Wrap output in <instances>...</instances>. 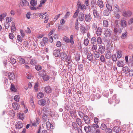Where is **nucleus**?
Segmentation results:
<instances>
[{"label": "nucleus", "instance_id": "20e7f679", "mask_svg": "<svg viewBox=\"0 0 133 133\" xmlns=\"http://www.w3.org/2000/svg\"><path fill=\"white\" fill-rule=\"evenodd\" d=\"M112 32L110 29L108 28H106L105 30L104 31V35L106 37H110L111 35Z\"/></svg>", "mask_w": 133, "mask_h": 133}, {"label": "nucleus", "instance_id": "052dcab7", "mask_svg": "<svg viewBox=\"0 0 133 133\" xmlns=\"http://www.w3.org/2000/svg\"><path fill=\"white\" fill-rule=\"evenodd\" d=\"M89 41L88 39V38H87L84 39V43L85 45L87 46V45H88V44L89 43Z\"/></svg>", "mask_w": 133, "mask_h": 133}, {"label": "nucleus", "instance_id": "6e6d98bb", "mask_svg": "<svg viewBox=\"0 0 133 133\" xmlns=\"http://www.w3.org/2000/svg\"><path fill=\"white\" fill-rule=\"evenodd\" d=\"M92 28L95 30L97 29L98 28L97 24L94 23H93L92 25Z\"/></svg>", "mask_w": 133, "mask_h": 133}, {"label": "nucleus", "instance_id": "bb28decb", "mask_svg": "<svg viewBox=\"0 0 133 133\" xmlns=\"http://www.w3.org/2000/svg\"><path fill=\"white\" fill-rule=\"evenodd\" d=\"M14 109L15 110H17L19 109V106L17 104H15L14 103H13L12 104Z\"/></svg>", "mask_w": 133, "mask_h": 133}, {"label": "nucleus", "instance_id": "a211bd4d", "mask_svg": "<svg viewBox=\"0 0 133 133\" xmlns=\"http://www.w3.org/2000/svg\"><path fill=\"white\" fill-rule=\"evenodd\" d=\"M84 121L87 124H88L90 123L89 118L87 115H85L83 118Z\"/></svg>", "mask_w": 133, "mask_h": 133}, {"label": "nucleus", "instance_id": "603ef678", "mask_svg": "<svg viewBox=\"0 0 133 133\" xmlns=\"http://www.w3.org/2000/svg\"><path fill=\"white\" fill-rule=\"evenodd\" d=\"M100 60L101 62H104L105 61V59L104 56L103 55H101L100 57Z\"/></svg>", "mask_w": 133, "mask_h": 133}, {"label": "nucleus", "instance_id": "5701e85b", "mask_svg": "<svg viewBox=\"0 0 133 133\" xmlns=\"http://www.w3.org/2000/svg\"><path fill=\"white\" fill-rule=\"evenodd\" d=\"M113 130L114 131L116 132H119L121 130V129L120 128L117 126H115L113 128Z\"/></svg>", "mask_w": 133, "mask_h": 133}, {"label": "nucleus", "instance_id": "bf43d9fd", "mask_svg": "<svg viewBox=\"0 0 133 133\" xmlns=\"http://www.w3.org/2000/svg\"><path fill=\"white\" fill-rule=\"evenodd\" d=\"M78 68L79 70L81 71L83 70V66L82 64H79L78 65Z\"/></svg>", "mask_w": 133, "mask_h": 133}, {"label": "nucleus", "instance_id": "6e6552de", "mask_svg": "<svg viewBox=\"0 0 133 133\" xmlns=\"http://www.w3.org/2000/svg\"><path fill=\"white\" fill-rule=\"evenodd\" d=\"M44 91L47 93H50L52 92V89L50 86H47L44 88Z\"/></svg>", "mask_w": 133, "mask_h": 133}, {"label": "nucleus", "instance_id": "412c9836", "mask_svg": "<svg viewBox=\"0 0 133 133\" xmlns=\"http://www.w3.org/2000/svg\"><path fill=\"white\" fill-rule=\"evenodd\" d=\"M84 129L86 132H89L91 131V127H90L89 125L85 126L84 127Z\"/></svg>", "mask_w": 133, "mask_h": 133}, {"label": "nucleus", "instance_id": "de8ad7c7", "mask_svg": "<svg viewBox=\"0 0 133 133\" xmlns=\"http://www.w3.org/2000/svg\"><path fill=\"white\" fill-rule=\"evenodd\" d=\"M6 22L9 23L12 20V18L11 17H7L6 18Z\"/></svg>", "mask_w": 133, "mask_h": 133}, {"label": "nucleus", "instance_id": "39448f33", "mask_svg": "<svg viewBox=\"0 0 133 133\" xmlns=\"http://www.w3.org/2000/svg\"><path fill=\"white\" fill-rule=\"evenodd\" d=\"M105 48L104 46L100 45L98 49V52L101 54H103L105 51Z\"/></svg>", "mask_w": 133, "mask_h": 133}, {"label": "nucleus", "instance_id": "5fc2aeb1", "mask_svg": "<svg viewBox=\"0 0 133 133\" xmlns=\"http://www.w3.org/2000/svg\"><path fill=\"white\" fill-rule=\"evenodd\" d=\"M76 124L78 125H81L82 124V122L81 119L79 118H77L76 120Z\"/></svg>", "mask_w": 133, "mask_h": 133}, {"label": "nucleus", "instance_id": "e2e57ef3", "mask_svg": "<svg viewBox=\"0 0 133 133\" xmlns=\"http://www.w3.org/2000/svg\"><path fill=\"white\" fill-rule=\"evenodd\" d=\"M63 40L65 42L67 43L70 42L69 39L66 37H64L63 38Z\"/></svg>", "mask_w": 133, "mask_h": 133}, {"label": "nucleus", "instance_id": "4d7b16f0", "mask_svg": "<svg viewBox=\"0 0 133 133\" xmlns=\"http://www.w3.org/2000/svg\"><path fill=\"white\" fill-rule=\"evenodd\" d=\"M36 61L34 59H31L30 62V64L32 65H35L36 64Z\"/></svg>", "mask_w": 133, "mask_h": 133}, {"label": "nucleus", "instance_id": "09e8293b", "mask_svg": "<svg viewBox=\"0 0 133 133\" xmlns=\"http://www.w3.org/2000/svg\"><path fill=\"white\" fill-rule=\"evenodd\" d=\"M73 35H71L69 39V41L71 43V44L72 45L74 43V40H73Z\"/></svg>", "mask_w": 133, "mask_h": 133}, {"label": "nucleus", "instance_id": "2eb2a0df", "mask_svg": "<svg viewBox=\"0 0 133 133\" xmlns=\"http://www.w3.org/2000/svg\"><path fill=\"white\" fill-rule=\"evenodd\" d=\"M8 77L10 80H13L15 78V76L13 73L9 72L8 74Z\"/></svg>", "mask_w": 133, "mask_h": 133}, {"label": "nucleus", "instance_id": "e433bc0d", "mask_svg": "<svg viewBox=\"0 0 133 133\" xmlns=\"http://www.w3.org/2000/svg\"><path fill=\"white\" fill-rule=\"evenodd\" d=\"M44 80V81H47L50 78L49 76L47 75H44L42 77Z\"/></svg>", "mask_w": 133, "mask_h": 133}, {"label": "nucleus", "instance_id": "c9c22d12", "mask_svg": "<svg viewBox=\"0 0 133 133\" xmlns=\"http://www.w3.org/2000/svg\"><path fill=\"white\" fill-rule=\"evenodd\" d=\"M80 31L83 34H84L85 32V29L84 25H81L80 28Z\"/></svg>", "mask_w": 133, "mask_h": 133}, {"label": "nucleus", "instance_id": "a18cd8bd", "mask_svg": "<svg viewBox=\"0 0 133 133\" xmlns=\"http://www.w3.org/2000/svg\"><path fill=\"white\" fill-rule=\"evenodd\" d=\"M97 44H101L102 43V40L101 38L100 37H98L97 39Z\"/></svg>", "mask_w": 133, "mask_h": 133}, {"label": "nucleus", "instance_id": "7ed1b4c3", "mask_svg": "<svg viewBox=\"0 0 133 133\" xmlns=\"http://www.w3.org/2000/svg\"><path fill=\"white\" fill-rule=\"evenodd\" d=\"M105 57L106 59H110L111 57V50L110 48H107V51L105 52Z\"/></svg>", "mask_w": 133, "mask_h": 133}, {"label": "nucleus", "instance_id": "338daca9", "mask_svg": "<svg viewBox=\"0 0 133 133\" xmlns=\"http://www.w3.org/2000/svg\"><path fill=\"white\" fill-rule=\"evenodd\" d=\"M103 95L104 96L107 97L109 96V94L107 91H104L103 92Z\"/></svg>", "mask_w": 133, "mask_h": 133}, {"label": "nucleus", "instance_id": "1a4fd4ad", "mask_svg": "<svg viewBox=\"0 0 133 133\" xmlns=\"http://www.w3.org/2000/svg\"><path fill=\"white\" fill-rule=\"evenodd\" d=\"M46 103V101L44 99H41L38 101V104L42 106H44Z\"/></svg>", "mask_w": 133, "mask_h": 133}, {"label": "nucleus", "instance_id": "0e129e2a", "mask_svg": "<svg viewBox=\"0 0 133 133\" xmlns=\"http://www.w3.org/2000/svg\"><path fill=\"white\" fill-rule=\"evenodd\" d=\"M96 39L95 37H92L91 40L92 44H95L96 42Z\"/></svg>", "mask_w": 133, "mask_h": 133}, {"label": "nucleus", "instance_id": "c85d7f7f", "mask_svg": "<svg viewBox=\"0 0 133 133\" xmlns=\"http://www.w3.org/2000/svg\"><path fill=\"white\" fill-rule=\"evenodd\" d=\"M106 6L109 11H112V6L111 4L108 3L107 4Z\"/></svg>", "mask_w": 133, "mask_h": 133}, {"label": "nucleus", "instance_id": "4be33fe9", "mask_svg": "<svg viewBox=\"0 0 133 133\" xmlns=\"http://www.w3.org/2000/svg\"><path fill=\"white\" fill-rule=\"evenodd\" d=\"M12 25L11 26V31L12 32H14L16 31V29L15 27V24L13 22H12Z\"/></svg>", "mask_w": 133, "mask_h": 133}, {"label": "nucleus", "instance_id": "f03ea898", "mask_svg": "<svg viewBox=\"0 0 133 133\" xmlns=\"http://www.w3.org/2000/svg\"><path fill=\"white\" fill-rule=\"evenodd\" d=\"M60 56L62 60L66 61H68L69 59H70L69 56H67V53L66 52H62Z\"/></svg>", "mask_w": 133, "mask_h": 133}, {"label": "nucleus", "instance_id": "f704fd0d", "mask_svg": "<svg viewBox=\"0 0 133 133\" xmlns=\"http://www.w3.org/2000/svg\"><path fill=\"white\" fill-rule=\"evenodd\" d=\"M17 116L19 119L23 120L24 117V114L23 113L18 114Z\"/></svg>", "mask_w": 133, "mask_h": 133}, {"label": "nucleus", "instance_id": "f257e3e1", "mask_svg": "<svg viewBox=\"0 0 133 133\" xmlns=\"http://www.w3.org/2000/svg\"><path fill=\"white\" fill-rule=\"evenodd\" d=\"M47 13L48 12H45L44 13H38V15L41 19H45L44 22L45 23H48L49 19V15Z\"/></svg>", "mask_w": 133, "mask_h": 133}, {"label": "nucleus", "instance_id": "9d476101", "mask_svg": "<svg viewBox=\"0 0 133 133\" xmlns=\"http://www.w3.org/2000/svg\"><path fill=\"white\" fill-rule=\"evenodd\" d=\"M120 23V25L122 27L124 28L126 26L127 23L125 20L121 19Z\"/></svg>", "mask_w": 133, "mask_h": 133}, {"label": "nucleus", "instance_id": "473e14b6", "mask_svg": "<svg viewBox=\"0 0 133 133\" xmlns=\"http://www.w3.org/2000/svg\"><path fill=\"white\" fill-rule=\"evenodd\" d=\"M10 90L16 92L17 91V89L15 88V85L13 84H11Z\"/></svg>", "mask_w": 133, "mask_h": 133}, {"label": "nucleus", "instance_id": "9b49d317", "mask_svg": "<svg viewBox=\"0 0 133 133\" xmlns=\"http://www.w3.org/2000/svg\"><path fill=\"white\" fill-rule=\"evenodd\" d=\"M102 29L100 27H98L96 31V34L97 36H100L102 34Z\"/></svg>", "mask_w": 133, "mask_h": 133}, {"label": "nucleus", "instance_id": "864d4df0", "mask_svg": "<svg viewBox=\"0 0 133 133\" xmlns=\"http://www.w3.org/2000/svg\"><path fill=\"white\" fill-rule=\"evenodd\" d=\"M78 114L79 115L80 117L81 118H84V117L85 116L84 115V114L81 111H79L78 112Z\"/></svg>", "mask_w": 133, "mask_h": 133}, {"label": "nucleus", "instance_id": "a878e982", "mask_svg": "<svg viewBox=\"0 0 133 133\" xmlns=\"http://www.w3.org/2000/svg\"><path fill=\"white\" fill-rule=\"evenodd\" d=\"M79 19L80 21H82L84 19V14L82 13H80L79 14Z\"/></svg>", "mask_w": 133, "mask_h": 133}, {"label": "nucleus", "instance_id": "f8f14e48", "mask_svg": "<svg viewBox=\"0 0 133 133\" xmlns=\"http://www.w3.org/2000/svg\"><path fill=\"white\" fill-rule=\"evenodd\" d=\"M91 17L89 14H87L85 15V21L88 22H89L91 21Z\"/></svg>", "mask_w": 133, "mask_h": 133}, {"label": "nucleus", "instance_id": "4468645a", "mask_svg": "<svg viewBox=\"0 0 133 133\" xmlns=\"http://www.w3.org/2000/svg\"><path fill=\"white\" fill-rule=\"evenodd\" d=\"M99 52L97 51H96L93 52V56L95 59L98 58L99 57Z\"/></svg>", "mask_w": 133, "mask_h": 133}, {"label": "nucleus", "instance_id": "dca6fc26", "mask_svg": "<svg viewBox=\"0 0 133 133\" xmlns=\"http://www.w3.org/2000/svg\"><path fill=\"white\" fill-rule=\"evenodd\" d=\"M113 6V10H114V12H119V7L117 4L114 5Z\"/></svg>", "mask_w": 133, "mask_h": 133}, {"label": "nucleus", "instance_id": "a19ab883", "mask_svg": "<svg viewBox=\"0 0 133 133\" xmlns=\"http://www.w3.org/2000/svg\"><path fill=\"white\" fill-rule=\"evenodd\" d=\"M43 114H46V115H48L49 114V111L48 109L47 108H44L43 111Z\"/></svg>", "mask_w": 133, "mask_h": 133}, {"label": "nucleus", "instance_id": "2f4dec72", "mask_svg": "<svg viewBox=\"0 0 133 133\" xmlns=\"http://www.w3.org/2000/svg\"><path fill=\"white\" fill-rule=\"evenodd\" d=\"M30 3L32 6H35L37 4V0H31Z\"/></svg>", "mask_w": 133, "mask_h": 133}, {"label": "nucleus", "instance_id": "37998d69", "mask_svg": "<svg viewBox=\"0 0 133 133\" xmlns=\"http://www.w3.org/2000/svg\"><path fill=\"white\" fill-rule=\"evenodd\" d=\"M48 115H46V114H43L42 116V117L44 122H45L47 121L48 118L47 116Z\"/></svg>", "mask_w": 133, "mask_h": 133}, {"label": "nucleus", "instance_id": "c03bdc74", "mask_svg": "<svg viewBox=\"0 0 133 133\" xmlns=\"http://www.w3.org/2000/svg\"><path fill=\"white\" fill-rule=\"evenodd\" d=\"M10 62L12 64H14L16 63V59L13 58H11L10 59Z\"/></svg>", "mask_w": 133, "mask_h": 133}, {"label": "nucleus", "instance_id": "69168bd1", "mask_svg": "<svg viewBox=\"0 0 133 133\" xmlns=\"http://www.w3.org/2000/svg\"><path fill=\"white\" fill-rule=\"evenodd\" d=\"M112 59L114 61H116L117 60V58L116 55H113L112 56Z\"/></svg>", "mask_w": 133, "mask_h": 133}, {"label": "nucleus", "instance_id": "423d86ee", "mask_svg": "<svg viewBox=\"0 0 133 133\" xmlns=\"http://www.w3.org/2000/svg\"><path fill=\"white\" fill-rule=\"evenodd\" d=\"M122 15L125 17H128L132 15V13L130 11H124L123 12Z\"/></svg>", "mask_w": 133, "mask_h": 133}, {"label": "nucleus", "instance_id": "393cba45", "mask_svg": "<svg viewBox=\"0 0 133 133\" xmlns=\"http://www.w3.org/2000/svg\"><path fill=\"white\" fill-rule=\"evenodd\" d=\"M93 12L95 18H97L99 16V14L96 10H93Z\"/></svg>", "mask_w": 133, "mask_h": 133}, {"label": "nucleus", "instance_id": "cd10ccee", "mask_svg": "<svg viewBox=\"0 0 133 133\" xmlns=\"http://www.w3.org/2000/svg\"><path fill=\"white\" fill-rule=\"evenodd\" d=\"M93 56L90 53H88L87 56V59L90 61H91L93 59Z\"/></svg>", "mask_w": 133, "mask_h": 133}, {"label": "nucleus", "instance_id": "72a5a7b5", "mask_svg": "<svg viewBox=\"0 0 133 133\" xmlns=\"http://www.w3.org/2000/svg\"><path fill=\"white\" fill-rule=\"evenodd\" d=\"M91 49L93 52L97 51V45L96 44H93L92 45Z\"/></svg>", "mask_w": 133, "mask_h": 133}, {"label": "nucleus", "instance_id": "4c0bfd02", "mask_svg": "<svg viewBox=\"0 0 133 133\" xmlns=\"http://www.w3.org/2000/svg\"><path fill=\"white\" fill-rule=\"evenodd\" d=\"M109 11L108 10H105L103 11V15L104 16H107L109 15L110 14Z\"/></svg>", "mask_w": 133, "mask_h": 133}, {"label": "nucleus", "instance_id": "f3484780", "mask_svg": "<svg viewBox=\"0 0 133 133\" xmlns=\"http://www.w3.org/2000/svg\"><path fill=\"white\" fill-rule=\"evenodd\" d=\"M97 3L101 8H103L104 6V5L103 2L101 0H98L97 1Z\"/></svg>", "mask_w": 133, "mask_h": 133}, {"label": "nucleus", "instance_id": "c756f323", "mask_svg": "<svg viewBox=\"0 0 133 133\" xmlns=\"http://www.w3.org/2000/svg\"><path fill=\"white\" fill-rule=\"evenodd\" d=\"M103 25L104 27H107L108 26V22L106 20H104L103 21Z\"/></svg>", "mask_w": 133, "mask_h": 133}, {"label": "nucleus", "instance_id": "49530a36", "mask_svg": "<svg viewBox=\"0 0 133 133\" xmlns=\"http://www.w3.org/2000/svg\"><path fill=\"white\" fill-rule=\"evenodd\" d=\"M4 25L6 29H8L10 26V24L6 22L4 23Z\"/></svg>", "mask_w": 133, "mask_h": 133}, {"label": "nucleus", "instance_id": "79ce46f5", "mask_svg": "<svg viewBox=\"0 0 133 133\" xmlns=\"http://www.w3.org/2000/svg\"><path fill=\"white\" fill-rule=\"evenodd\" d=\"M44 96V94L42 92H40L38 94L37 97L39 98H40L43 97Z\"/></svg>", "mask_w": 133, "mask_h": 133}, {"label": "nucleus", "instance_id": "680f3d73", "mask_svg": "<svg viewBox=\"0 0 133 133\" xmlns=\"http://www.w3.org/2000/svg\"><path fill=\"white\" fill-rule=\"evenodd\" d=\"M94 122L96 123L95 124H94L93 125H97L99 121V120L98 118L97 117H95L94 118Z\"/></svg>", "mask_w": 133, "mask_h": 133}, {"label": "nucleus", "instance_id": "8fccbe9b", "mask_svg": "<svg viewBox=\"0 0 133 133\" xmlns=\"http://www.w3.org/2000/svg\"><path fill=\"white\" fill-rule=\"evenodd\" d=\"M69 60H68L67 61H66V62H68V68H69L70 69H71V59H70Z\"/></svg>", "mask_w": 133, "mask_h": 133}, {"label": "nucleus", "instance_id": "58836bf2", "mask_svg": "<svg viewBox=\"0 0 133 133\" xmlns=\"http://www.w3.org/2000/svg\"><path fill=\"white\" fill-rule=\"evenodd\" d=\"M127 32L125 31V32L123 33L121 36V38L122 39H124L127 37Z\"/></svg>", "mask_w": 133, "mask_h": 133}, {"label": "nucleus", "instance_id": "774afa93", "mask_svg": "<svg viewBox=\"0 0 133 133\" xmlns=\"http://www.w3.org/2000/svg\"><path fill=\"white\" fill-rule=\"evenodd\" d=\"M79 8H80L81 9L83 10H85L86 9V7L84 4H81Z\"/></svg>", "mask_w": 133, "mask_h": 133}, {"label": "nucleus", "instance_id": "6ab92c4d", "mask_svg": "<svg viewBox=\"0 0 133 133\" xmlns=\"http://www.w3.org/2000/svg\"><path fill=\"white\" fill-rule=\"evenodd\" d=\"M18 59L19 63L21 64H23L25 63V61L24 59L21 57H18Z\"/></svg>", "mask_w": 133, "mask_h": 133}, {"label": "nucleus", "instance_id": "b1692460", "mask_svg": "<svg viewBox=\"0 0 133 133\" xmlns=\"http://www.w3.org/2000/svg\"><path fill=\"white\" fill-rule=\"evenodd\" d=\"M117 58L119 59L122 56V51L120 50H118L117 52Z\"/></svg>", "mask_w": 133, "mask_h": 133}, {"label": "nucleus", "instance_id": "aec40b11", "mask_svg": "<svg viewBox=\"0 0 133 133\" xmlns=\"http://www.w3.org/2000/svg\"><path fill=\"white\" fill-rule=\"evenodd\" d=\"M117 66L119 67H123L124 66V63L121 61H119L117 62Z\"/></svg>", "mask_w": 133, "mask_h": 133}, {"label": "nucleus", "instance_id": "13d9d810", "mask_svg": "<svg viewBox=\"0 0 133 133\" xmlns=\"http://www.w3.org/2000/svg\"><path fill=\"white\" fill-rule=\"evenodd\" d=\"M38 83H36L34 86V88L35 91H37L38 90Z\"/></svg>", "mask_w": 133, "mask_h": 133}, {"label": "nucleus", "instance_id": "ea45409f", "mask_svg": "<svg viewBox=\"0 0 133 133\" xmlns=\"http://www.w3.org/2000/svg\"><path fill=\"white\" fill-rule=\"evenodd\" d=\"M78 20H77L76 21L75 26V29L77 30H78L79 28V27L78 26Z\"/></svg>", "mask_w": 133, "mask_h": 133}, {"label": "nucleus", "instance_id": "3c124183", "mask_svg": "<svg viewBox=\"0 0 133 133\" xmlns=\"http://www.w3.org/2000/svg\"><path fill=\"white\" fill-rule=\"evenodd\" d=\"M19 95H15L14 98V99L15 101L19 102Z\"/></svg>", "mask_w": 133, "mask_h": 133}, {"label": "nucleus", "instance_id": "0eeeda50", "mask_svg": "<svg viewBox=\"0 0 133 133\" xmlns=\"http://www.w3.org/2000/svg\"><path fill=\"white\" fill-rule=\"evenodd\" d=\"M61 50L60 49H56L53 51V54L56 57H58L60 55V51Z\"/></svg>", "mask_w": 133, "mask_h": 133}, {"label": "nucleus", "instance_id": "ddd939ff", "mask_svg": "<svg viewBox=\"0 0 133 133\" xmlns=\"http://www.w3.org/2000/svg\"><path fill=\"white\" fill-rule=\"evenodd\" d=\"M22 1L20 2V5L22 6H26L29 5V2L26 0H22Z\"/></svg>", "mask_w": 133, "mask_h": 133}, {"label": "nucleus", "instance_id": "7c9ffc66", "mask_svg": "<svg viewBox=\"0 0 133 133\" xmlns=\"http://www.w3.org/2000/svg\"><path fill=\"white\" fill-rule=\"evenodd\" d=\"M39 118L37 117L36 120H35L32 125H37L39 123Z\"/></svg>", "mask_w": 133, "mask_h": 133}]
</instances>
